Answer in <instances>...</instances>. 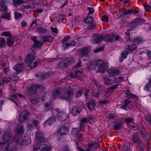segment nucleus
I'll return each instance as SVG.
<instances>
[{
  "mask_svg": "<svg viewBox=\"0 0 151 151\" xmlns=\"http://www.w3.org/2000/svg\"><path fill=\"white\" fill-rule=\"evenodd\" d=\"M35 55L34 51L32 50L31 53H29L25 59L26 63L30 64L29 66L31 69L35 68L40 61V59L38 58L34 57Z\"/></svg>",
  "mask_w": 151,
  "mask_h": 151,
  "instance_id": "nucleus-1",
  "label": "nucleus"
},
{
  "mask_svg": "<svg viewBox=\"0 0 151 151\" xmlns=\"http://www.w3.org/2000/svg\"><path fill=\"white\" fill-rule=\"evenodd\" d=\"M23 125H22L21 124H19L17 126L15 131L17 132V134L18 135L16 134L14 137V141L16 142H18L20 143H21L23 145H27L26 144H25V142L27 141L26 139L23 140L22 142V139H21L20 138V137L22 136L23 131Z\"/></svg>",
  "mask_w": 151,
  "mask_h": 151,
  "instance_id": "nucleus-2",
  "label": "nucleus"
},
{
  "mask_svg": "<svg viewBox=\"0 0 151 151\" xmlns=\"http://www.w3.org/2000/svg\"><path fill=\"white\" fill-rule=\"evenodd\" d=\"M37 88L36 86H31L30 87L29 92L31 95L30 100L33 104H36L39 101L38 96L35 93L37 90Z\"/></svg>",
  "mask_w": 151,
  "mask_h": 151,
  "instance_id": "nucleus-3",
  "label": "nucleus"
},
{
  "mask_svg": "<svg viewBox=\"0 0 151 151\" xmlns=\"http://www.w3.org/2000/svg\"><path fill=\"white\" fill-rule=\"evenodd\" d=\"M112 35H110L106 34V36L104 37L101 35H99L97 36L93 39L92 42V43H98L101 42L102 40H104V41L107 42H112L113 39V34H112Z\"/></svg>",
  "mask_w": 151,
  "mask_h": 151,
  "instance_id": "nucleus-4",
  "label": "nucleus"
},
{
  "mask_svg": "<svg viewBox=\"0 0 151 151\" xmlns=\"http://www.w3.org/2000/svg\"><path fill=\"white\" fill-rule=\"evenodd\" d=\"M95 68L97 69V71L101 73H103L107 69L108 63H104L103 61L99 60L96 62Z\"/></svg>",
  "mask_w": 151,
  "mask_h": 151,
  "instance_id": "nucleus-5",
  "label": "nucleus"
},
{
  "mask_svg": "<svg viewBox=\"0 0 151 151\" xmlns=\"http://www.w3.org/2000/svg\"><path fill=\"white\" fill-rule=\"evenodd\" d=\"M107 72L108 75L103 76L105 80V83L106 84L109 83L112 84L113 82V80L112 77H113V69L111 68L107 70Z\"/></svg>",
  "mask_w": 151,
  "mask_h": 151,
  "instance_id": "nucleus-6",
  "label": "nucleus"
},
{
  "mask_svg": "<svg viewBox=\"0 0 151 151\" xmlns=\"http://www.w3.org/2000/svg\"><path fill=\"white\" fill-rule=\"evenodd\" d=\"M74 91L73 88H70L67 92L62 93L61 95V98L70 101L71 99Z\"/></svg>",
  "mask_w": 151,
  "mask_h": 151,
  "instance_id": "nucleus-7",
  "label": "nucleus"
},
{
  "mask_svg": "<svg viewBox=\"0 0 151 151\" xmlns=\"http://www.w3.org/2000/svg\"><path fill=\"white\" fill-rule=\"evenodd\" d=\"M144 19L142 18H137L132 21L130 23L129 28H135L141 24L142 22H144Z\"/></svg>",
  "mask_w": 151,
  "mask_h": 151,
  "instance_id": "nucleus-8",
  "label": "nucleus"
},
{
  "mask_svg": "<svg viewBox=\"0 0 151 151\" xmlns=\"http://www.w3.org/2000/svg\"><path fill=\"white\" fill-rule=\"evenodd\" d=\"M68 124L66 123L63 125L58 131V133L60 135H66L69 132Z\"/></svg>",
  "mask_w": 151,
  "mask_h": 151,
  "instance_id": "nucleus-9",
  "label": "nucleus"
},
{
  "mask_svg": "<svg viewBox=\"0 0 151 151\" xmlns=\"http://www.w3.org/2000/svg\"><path fill=\"white\" fill-rule=\"evenodd\" d=\"M99 146L98 143L97 142H93L88 144V148L86 150H84L80 147L77 146V149L80 151H90L91 147H93V148L96 149Z\"/></svg>",
  "mask_w": 151,
  "mask_h": 151,
  "instance_id": "nucleus-10",
  "label": "nucleus"
},
{
  "mask_svg": "<svg viewBox=\"0 0 151 151\" xmlns=\"http://www.w3.org/2000/svg\"><path fill=\"white\" fill-rule=\"evenodd\" d=\"M6 148L5 151H15L16 150L15 145L12 143H9V142L5 141Z\"/></svg>",
  "mask_w": 151,
  "mask_h": 151,
  "instance_id": "nucleus-11",
  "label": "nucleus"
},
{
  "mask_svg": "<svg viewBox=\"0 0 151 151\" xmlns=\"http://www.w3.org/2000/svg\"><path fill=\"white\" fill-rule=\"evenodd\" d=\"M90 51V47H86L81 49L80 54L82 57L88 56L89 55Z\"/></svg>",
  "mask_w": 151,
  "mask_h": 151,
  "instance_id": "nucleus-12",
  "label": "nucleus"
},
{
  "mask_svg": "<svg viewBox=\"0 0 151 151\" xmlns=\"http://www.w3.org/2000/svg\"><path fill=\"white\" fill-rule=\"evenodd\" d=\"M29 115V113L27 110H24L21 112L19 115V120L20 122H22L26 119L27 116Z\"/></svg>",
  "mask_w": 151,
  "mask_h": 151,
  "instance_id": "nucleus-13",
  "label": "nucleus"
},
{
  "mask_svg": "<svg viewBox=\"0 0 151 151\" xmlns=\"http://www.w3.org/2000/svg\"><path fill=\"white\" fill-rule=\"evenodd\" d=\"M127 41L132 42H135L137 43H139L143 41V38L139 36H137L133 38H131L130 37H129Z\"/></svg>",
  "mask_w": 151,
  "mask_h": 151,
  "instance_id": "nucleus-14",
  "label": "nucleus"
},
{
  "mask_svg": "<svg viewBox=\"0 0 151 151\" xmlns=\"http://www.w3.org/2000/svg\"><path fill=\"white\" fill-rule=\"evenodd\" d=\"M56 111L59 114L58 118L60 120H62L66 117V115L64 111H62L59 109H57Z\"/></svg>",
  "mask_w": 151,
  "mask_h": 151,
  "instance_id": "nucleus-15",
  "label": "nucleus"
},
{
  "mask_svg": "<svg viewBox=\"0 0 151 151\" xmlns=\"http://www.w3.org/2000/svg\"><path fill=\"white\" fill-rule=\"evenodd\" d=\"M24 66L23 63H19L13 67L18 73L21 72L23 69Z\"/></svg>",
  "mask_w": 151,
  "mask_h": 151,
  "instance_id": "nucleus-16",
  "label": "nucleus"
},
{
  "mask_svg": "<svg viewBox=\"0 0 151 151\" xmlns=\"http://www.w3.org/2000/svg\"><path fill=\"white\" fill-rule=\"evenodd\" d=\"M18 97H20L21 99L22 97L23 98H24V97L23 95L21 94H15L12 96V98H9V99L11 101H12L14 102L16 105L17 106V104L16 101L18 100Z\"/></svg>",
  "mask_w": 151,
  "mask_h": 151,
  "instance_id": "nucleus-17",
  "label": "nucleus"
},
{
  "mask_svg": "<svg viewBox=\"0 0 151 151\" xmlns=\"http://www.w3.org/2000/svg\"><path fill=\"white\" fill-rule=\"evenodd\" d=\"M4 141L9 142L12 139V136L10 133L8 132L4 133L3 136Z\"/></svg>",
  "mask_w": 151,
  "mask_h": 151,
  "instance_id": "nucleus-18",
  "label": "nucleus"
},
{
  "mask_svg": "<svg viewBox=\"0 0 151 151\" xmlns=\"http://www.w3.org/2000/svg\"><path fill=\"white\" fill-rule=\"evenodd\" d=\"M56 121V119L55 117L51 116L49 119L46 120L44 122L45 125H50L53 123L55 122Z\"/></svg>",
  "mask_w": 151,
  "mask_h": 151,
  "instance_id": "nucleus-19",
  "label": "nucleus"
},
{
  "mask_svg": "<svg viewBox=\"0 0 151 151\" xmlns=\"http://www.w3.org/2000/svg\"><path fill=\"white\" fill-rule=\"evenodd\" d=\"M96 104L95 101H91L87 103L86 105L89 109L90 111H91L95 109V107L96 106Z\"/></svg>",
  "mask_w": 151,
  "mask_h": 151,
  "instance_id": "nucleus-20",
  "label": "nucleus"
},
{
  "mask_svg": "<svg viewBox=\"0 0 151 151\" xmlns=\"http://www.w3.org/2000/svg\"><path fill=\"white\" fill-rule=\"evenodd\" d=\"M48 73H44L39 72L38 74H36V76L37 77H40V81H42V80L45 78L48 77L49 76Z\"/></svg>",
  "mask_w": 151,
  "mask_h": 151,
  "instance_id": "nucleus-21",
  "label": "nucleus"
},
{
  "mask_svg": "<svg viewBox=\"0 0 151 151\" xmlns=\"http://www.w3.org/2000/svg\"><path fill=\"white\" fill-rule=\"evenodd\" d=\"M39 148L40 149L41 151H50L52 149L51 147L48 145L47 144L43 145Z\"/></svg>",
  "mask_w": 151,
  "mask_h": 151,
  "instance_id": "nucleus-22",
  "label": "nucleus"
},
{
  "mask_svg": "<svg viewBox=\"0 0 151 151\" xmlns=\"http://www.w3.org/2000/svg\"><path fill=\"white\" fill-rule=\"evenodd\" d=\"M44 135V133L43 132L40 130H38L36 133V138L39 140L38 142L39 143H40V138L43 137V136Z\"/></svg>",
  "mask_w": 151,
  "mask_h": 151,
  "instance_id": "nucleus-23",
  "label": "nucleus"
},
{
  "mask_svg": "<svg viewBox=\"0 0 151 151\" xmlns=\"http://www.w3.org/2000/svg\"><path fill=\"white\" fill-rule=\"evenodd\" d=\"M81 111V109L75 106L73 108L71 113L73 116L78 115Z\"/></svg>",
  "mask_w": 151,
  "mask_h": 151,
  "instance_id": "nucleus-24",
  "label": "nucleus"
},
{
  "mask_svg": "<svg viewBox=\"0 0 151 151\" xmlns=\"http://www.w3.org/2000/svg\"><path fill=\"white\" fill-rule=\"evenodd\" d=\"M61 91V88H57L54 91L52 95V97L55 98L57 96H59L60 94Z\"/></svg>",
  "mask_w": 151,
  "mask_h": 151,
  "instance_id": "nucleus-25",
  "label": "nucleus"
},
{
  "mask_svg": "<svg viewBox=\"0 0 151 151\" xmlns=\"http://www.w3.org/2000/svg\"><path fill=\"white\" fill-rule=\"evenodd\" d=\"M131 101L127 99L124 101V104L121 107V108L125 110H127V107H128L129 104L131 103Z\"/></svg>",
  "mask_w": 151,
  "mask_h": 151,
  "instance_id": "nucleus-26",
  "label": "nucleus"
},
{
  "mask_svg": "<svg viewBox=\"0 0 151 151\" xmlns=\"http://www.w3.org/2000/svg\"><path fill=\"white\" fill-rule=\"evenodd\" d=\"M11 78L9 77H6L3 78L0 81V86H2L6 83H7L10 80Z\"/></svg>",
  "mask_w": 151,
  "mask_h": 151,
  "instance_id": "nucleus-27",
  "label": "nucleus"
},
{
  "mask_svg": "<svg viewBox=\"0 0 151 151\" xmlns=\"http://www.w3.org/2000/svg\"><path fill=\"white\" fill-rule=\"evenodd\" d=\"M33 40L34 42L35 47H41L43 44V43H42L41 42L37 41L36 39V37H35L33 39Z\"/></svg>",
  "mask_w": 151,
  "mask_h": 151,
  "instance_id": "nucleus-28",
  "label": "nucleus"
},
{
  "mask_svg": "<svg viewBox=\"0 0 151 151\" xmlns=\"http://www.w3.org/2000/svg\"><path fill=\"white\" fill-rule=\"evenodd\" d=\"M53 37L50 36H45L42 38V40L45 42L46 41L51 42L53 40Z\"/></svg>",
  "mask_w": 151,
  "mask_h": 151,
  "instance_id": "nucleus-29",
  "label": "nucleus"
},
{
  "mask_svg": "<svg viewBox=\"0 0 151 151\" xmlns=\"http://www.w3.org/2000/svg\"><path fill=\"white\" fill-rule=\"evenodd\" d=\"M40 138V143L38 142L39 140L37 139V145H38L40 147L42 145H43L47 144V143L45 142L46 141V139L44 137H41Z\"/></svg>",
  "mask_w": 151,
  "mask_h": 151,
  "instance_id": "nucleus-30",
  "label": "nucleus"
},
{
  "mask_svg": "<svg viewBox=\"0 0 151 151\" xmlns=\"http://www.w3.org/2000/svg\"><path fill=\"white\" fill-rule=\"evenodd\" d=\"M77 45V42L74 40H72L71 43H66L65 45H63V46H65V48H67L68 47L70 46H74L76 45Z\"/></svg>",
  "mask_w": 151,
  "mask_h": 151,
  "instance_id": "nucleus-31",
  "label": "nucleus"
},
{
  "mask_svg": "<svg viewBox=\"0 0 151 151\" xmlns=\"http://www.w3.org/2000/svg\"><path fill=\"white\" fill-rule=\"evenodd\" d=\"M14 39L12 37H9L7 39V45L9 47L12 46L14 43Z\"/></svg>",
  "mask_w": 151,
  "mask_h": 151,
  "instance_id": "nucleus-32",
  "label": "nucleus"
},
{
  "mask_svg": "<svg viewBox=\"0 0 151 151\" xmlns=\"http://www.w3.org/2000/svg\"><path fill=\"white\" fill-rule=\"evenodd\" d=\"M145 147L144 144L141 141L140 142L137 144L136 147L139 150H142L144 149Z\"/></svg>",
  "mask_w": 151,
  "mask_h": 151,
  "instance_id": "nucleus-33",
  "label": "nucleus"
},
{
  "mask_svg": "<svg viewBox=\"0 0 151 151\" xmlns=\"http://www.w3.org/2000/svg\"><path fill=\"white\" fill-rule=\"evenodd\" d=\"M63 61L64 62V63L66 64L67 66H68L70 64H71L74 61L73 58L71 57L68 58Z\"/></svg>",
  "mask_w": 151,
  "mask_h": 151,
  "instance_id": "nucleus-34",
  "label": "nucleus"
},
{
  "mask_svg": "<svg viewBox=\"0 0 151 151\" xmlns=\"http://www.w3.org/2000/svg\"><path fill=\"white\" fill-rule=\"evenodd\" d=\"M137 47L136 44H133L132 45H129L127 46V49L130 51L132 52L135 50Z\"/></svg>",
  "mask_w": 151,
  "mask_h": 151,
  "instance_id": "nucleus-35",
  "label": "nucleus"
},
{
  "mask_svg": "<svg viewBox=\"0 0 151 151\" xmlns=\"http://www.w3.org/2000/svg\"><path fill=\"white\" fill-rule=\"evenodd\" d=\"M132 140L134 143H137V144L141 141L139 137L136 134L134 135Z\"/></svg>",
  "mask_w": 151,
  "mask_h": 151,
  "instance_id": "nucleus-36",
  "label": "nucleus"
},
{
  "mask_svg": "<svg viewBox=\"0 0 151 151\" xmlns=\"http://www.w3.org/2000/svg\"><path fill=\"white\" fill-rule=\"evenodd\" d=\"M122 127V124L120 122L115 123L114 125V129L115 130H119Z\"/></svg>",
  "mask_w": 151,
  "mask_h": 151,
  "instance_id": "nucleus-37",
  "label": "nucleus"
},
{
  "mask_svg": "<svg viewBox=\"0 0 151 151\" xmlns=\"http://www.w3.org/2000/svg\"><path fill=\"white\" fill-rule=\"evenodd\" d=\"M93 18L89 17H87L84 20V22L86 24H91L93 22Z\"/></svg>",
  "mask_w": 151,
  "mask_h": 151,
  "instance_id": "nucleus-38",
  "label": "nucleus"
},
{
  "mask_svg": "<svg viewBox=\"0 0 151 151\" xmlns=\"http://www.w3.org/2000/svg\"><path fill=\"white\" fill-rule=\"evenodd\" d=\"M13 6H16L20 5L23 3V0H12Z\"/></svg>",
  "mask_w": 151,
  "mask_h": 151,
  "instance_id": "nucleus-39",
  "label": "nucleus"
},
{
  "mask_svg": "<svg viewBox=\"0 0 151 151\" xmlns=\"http://www.w3.org/2000/svg\"><path fill=\"white\" fill-rule=\"evenodd\" d=\"M68 66L64 63V61L60 63L58 67L61 70H63L66 69Z\"/></svg>",
  "mask_w": 151,
  "mask_h": 151,
  "instance_id": "nucleus-40",
  "label": "nucleus"
},
{
  "mask_svg": "<svg viewBox=\"0 0 151 151\" xmlns=\"http://www.w3.org/2000/svg\"><path fill=\"white\" fill-rule=\"evenodd\" d=\"M6 46V41L4 38H0V47H5Z\"/></svg>",
  "mask_w": 151,
  "mask_h": 151,
  "instance_id": "nucleus-41",
  "label": "nucleus"
},
{
  "mask_svg": "<svg viewBox=\"0 0 151 151\" xmlns=\"http://www.w3.org/2000/svg\"><path fill=\"white\" fill-rule=\"evenodd\" d=\"M92 120V117L86 118H83L81 119V122L83 124L86 123L87 122H91V120Z\"/></svg>",
  "mask_w": 151,
  "mask_h": 151,
  "instance_id": "nucleus-42",
  "label": "nucleus"
},
{
  "mask_svg": "<svg viewBox=\"0 0 151 151\" xmlns=\"http://www.w3.org/2000/svg\"><path fill=\"white\" fill-rule=\"evenodd\" d=\"M83 88H81V89H80L76 93V96L75 97V98H76L78 97L81 96L83 93Z\"/></svg>",
  "mask_w": 151,
  "mask_h": 151,
  "instance_id": "nucleus-43",
  "label": "nucleus"
},
{
  "mask_svg": "<svg viewBox=\"0 0 151 151\" xmlns=\"http://www.w3.org/2000/svg\"><path fill=\"white\" fill-rule=\"evenodd\" d=\"M122 69L120 68L116 67L114 68V74H118L121 72Z\"/></svg>",
  "mask_w": 151,
  "mask_h": 151,
  "instance_id": "nucleus-44",
  "label": "nucleus"
},
{
  "mask_svg": "<svg viewBox=\"0 0 151 151\" xmlns=\"http://www.w3.org/2000/svg\"><path fill=\"white\" fill-rule=\"evenodd\" d=\"M5 141H4L3 143H0V151H5L6 149L5 147Z\"/></svg>",
  "mask_w": 151,
  "mask_h": 151,
  "instance_id": "nucleus-45",
  "label": "nucleus"
},
{
  "mask_svg": "<svg viewBox=\"0 0 151 151\" xmlns=\"http://www.w3.org/2000/svg\"><path fill=\"white\" fill-rule=\"evenodd\" d=\"M37 31L40 33H45L46 32L47 30L45 29L42 27H38L37 28Z\"/></svg>",
  "mask_w": 151,
  "mask_h": 151,
  "instance_id": "nucleus-46",
  "label": "nucleus"
},
{
  "mask_svg": "<svg viewBox=\"0 0 151 151\" xmlns=\"http://www.w3.org/2000/svg\"><path fill=\"white\" fill-rule=\"evenodd\" d=\"M141 134L144 139H147L149 136L147 132L146 131L145 132L142 131Z\"/></svg>",
  "mask_w": 151,
  "mask_h": 151,
  "instance_id": "nucleus-47",
  "label": "nucleus"
},
{
  "mask_svg": "<svg viewBox=\"0 0 151 151\" xmlns=\"http://www.w3.org/2000/svg\"><path fill=\"white\" fill-rule=\"evenodd\" d=\"M122 151H131V149L127 145H124L122 147Z\"/></svg>",
  "mask_w": 151,
  "mask_h": 151,
  "instance_id": "nucleus-48",
  "label": "nucleus"
},
{
  "mask_svg": "<svg viewBox=\"0 0 151 151\" xmlns=\"http://www.w3.org/2000/svg\"><path fill=\"white\" fill-rule=\"evenodd\" d=\"M22 17L21 13H18L17 12H15L14 17L16 19H20Z\"/></svg>",
  "mask_w": 151,
  "mask_h": 151,
  "instance_id": "nucleus-49",
  "label": "nucleus"
},
{
  "mask_svg": "<svg viewBox=\"0 0 151 151\" xmlns=\"http://www.w3.org/2000/svg\"><path fill=\"white\" fill-rule=\"evenodd\" d=\"M0 7L1 8L2 10L6 11L7 10V6L5 5L4 3H1L0 5Z\"/></svg>",
  "mask_w": 151,
  "mask_h": 151,
  "instance_id": "nucleus-50",
  "label": "nucleus"
},
{
  "mask_svg": "<svg viewBox=\"0 0 151 151\" xmlns=\"http://www.w3.org/2000/svg\"><path fill=\"white\" fill-rule=\"evenodd\" d=\"M78 76V71L77 70L75 71L74 73H71L70 75V77L71 78H76Z\"/></svg>",
  "mask_w": 151,
  "mask_h": 151,
  "instance_id": "nucleus-51",
  "label": "nucleus"
},
{
  "mask_svg": "<svg viewBox=\"0 0 151 151\" xmlns=\"http://www.w3.org/2000/svg\"><path fill=\"white\" fill-rule=\"evenodd\" d=\"M78 129L73 128V129L71 131V133L73 135H74V137H76L77 134H78L79 133L77 132Z\"/></svg>",
  "mask_w": 151,
  "mask_h": 151,
  "instance_id": "nucleus-52",
  "label": "nucleus"
},
{
  "mask_svg": "<svg viewBox=\"0 0 151 151\" xmlns=\"http://www.w3.org/2000/svg\"><path fill=\"white\" fill-rule=\"evenodd\" d=\"M1 17L2 18L6 19L8 20H9L10 19L9 14L6 13L2 15Z\"/></svg>",
  "mask_w": 151,
  "mask_h": 151,
  "instance_id": "nucleus-53",
  "label": "nucleus"
},
{
  "mask_svg": "<svg viewBox=\"0 0 151 151\" xmlns=\"http://www.w3.org/2000/svg\"><path fill=\"white\" fill-rule=\"evenodd\" d=\"M129 53V52L127 50H124V52H123L122 54V58H126L127 55Z\"/></svg>",
  "mask_w": 151,
  "mask_h": 151,
  "instance_id": "nucleus-54",
  "label": "nucleus"
},
{
  "mask_svg": "<svg viewBox=\"0 0 151 151\" xmlns=\"http://www.w3.org/2000/svg\"><path fill=\"white\" fill-rule=\"evenodd\" d=\"M104 47H102L99 48H97L94 50L93 52L95 53H97L100 51H102L104 50Z\"/></svg>",
  "mask_w": 151,
  "mask_h": 151,
  "instance_id": "nucleus-55",
  "label": "nucleus"
},
{
  "mask_svg": "<svg viewBox=\"0 0 151 151\" xmlns=\"http://www.w3.org/2000/svg\"><path fill=\"white\" fill-rule=\"evenodd\" d=\"M124 79L123 76L119 77L115 80L114 82L116 83L122 82Z\"/></svg>",
  "mask_w": 151,
  "mask_h": 151,
  "instance_id": "nucleus-56",
  "label": "nucleus"
},
{
  "mask_svg": "<svg viewBox=\"0 0 151 151\" xmlns=\"http://www.w3.org/2000/svg\"><path fill=\"white\" fill-rule=\"evenodd\" d=\"M96 26V25L95 24L90 25L87 28V30H92L95 28Z\"/></svg>",
  "mask_w": 151,
  "mask_h": 151,
  "instance_id": "nucleus-57",
  "label": "nucleus"
},
{
  "mask_svg": "<svg viewBox=\"0 0 151 151\" xmlns=\"http://www.w3.org/2000/svg\"><path fill=\"white\" fill-rule=\"evenodd\" d=\"M134 119L133 118H129L125 119V121L126 123H129L132 122L134 121Z\"/></svg>",
  "mask_w": 151,
  "mask_h": 151,
  "instance_id": "nucleus-58",
  "label": "nucleus"
},
{
  "mask_svg": "<svg viewBox=\"0 0 151 151\" xmlns=\"http://www.w3.org/2000/svg\"><path fill=\"white\" fill-rule=\"evenodd\" d=\"M114 37L115 41H122V39L120 36L117 35H114Z\"/></svg>",
  "mask_w": 151,
  "mask_h": 151,
  "instance_id": "nucleus-59",
  "label": "nucleus"
},
{
  "mask_svg": "<svg viewBox=\"0 0 151 151\" xmlns=\"http://www.w3.org/2000/svg\"><path fill=\"white\" fill-rule=\"evenodd\" d=\"M63 151H71L68 145L65 146L63 149Z\"/></svg>",
  "mask_w": 151,
  "mask_h": 151,
  "instance_id": "nucleus-60",
  "label": "nucleus"
},
{
  "mask_svg": "<svg viewBox=\"0 0 151 151\" xmlns=\"http://www.w3.org/2000/svg\"><path fill=\"white\" fill-rule=\"evenodd\" d=\"M82 61V59L81 58H80L78 60V61L76 65L75 66V67L76 68H78L81 66V63Z\"/></svg>",
  "mask_w": 151,
  "mask_h": 151,
  "instance_id": "nucleus-61",
  "label": "nucleus"
},
{
  "mask_svg": "<svg viewBox=\"0 0 151 151\" xmlns=\"http://www.w3.org/2000/svg\"><path fill=\"white\" fill-rule=\"evenodd\" d=\"M101 92H96V93H95L93 95V96L95 98H98L101 96Z\"/></svg>",
  "mask_w": 151,
  "mask_h": 151,
  "instance_id": "nucleus-62",
  "label": "nucleus"
},
{
  "mask_svg": "<svg viewBox=\"0 0 151 151\" xmlns=\"http://www.w3.org/2000/svg\"><path fill=\"white\" fill-rule=\"evenodd\" d=\"M145 9L146 11H151V6L149 5H145L144 6Z\"/></svg>",
  "mask_w": 151,
  "mask_h": 151,
  "instance_id": "nucleus-63",
  "label": "nucleus"
},
{
  "mask_svg": "<svg viewBox=\"0 0 151 151\" xmlns=\"http://www.w3.org/2000/svg\"><path fill=\"white\" fill-rule=\"evenodd\" d=\"M146 120L150 124H151V116L148 115L146 116Z\"/></svg>",
  "mask_w": 151,
  "mask_h": 151,
  "instance_id": "nucleus-64",
  "label": "nucleus"
}]
</instances>
